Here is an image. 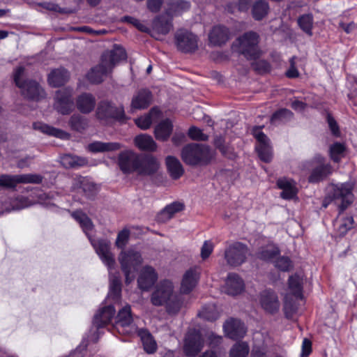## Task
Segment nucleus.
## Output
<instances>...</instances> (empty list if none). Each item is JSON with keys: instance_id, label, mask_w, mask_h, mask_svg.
Listing matches in <instances>:
<instances>
[{"instance_id": "obj_1", "label": "nucleus", "mask_w": 357, "mask_h": 357, "mask_svg": "<svg viewBox=\"0 0 357 357\" xmlns=\"http://www.w3.org/2000/svg\"><path fill=\"white\" fill-rule=\"evenodd\" d=\"M151 302L155 306L164 305L167 314L172 316L178 314L183 303L169 280L161 281L155 287L151 296Z\"/></svg>"}, {"instance_id": "obj_2", "label": "nucleus", "mask_w": 357, "mask_h": 357, "mask_svg": "<svg viewBox=\"0 0 357 357\" xmlns=\"http://www.w3.org/2000/svg\"><path fill=\"white\" fill-rule=\"evenodd\" d=\"M213 153L209 146L190 143L183 147L181 151V158L183 162L190 166L206 165L210 162Z\"/></svg>"}, {"instance_id": "obj_3", "label": "nucleus", "mask_w": 357, "mask_h": 357, "mask_svg": "<svg viewBox=\"0 0 357 357\" xmlns=\"http://www.w3.org/2000/svg\"><path fill=\"white\" fill-rule=\"evenodd\" d=\"M354 184L351 182L332 185L328 196L323 203V206L326 208L330 202H333L341 211L346 209L353 202L352 193Z\"/></svg>"}, {"instance_id": "obj_4", "label": "nucleus", "mask_w": 357, "mask_h": 357, "mask_svg": "<svg viewBox=\"0 0 357 357\" xmlns=\"http://www.w3.org/2000/svg\"><path fill=\"white\" fill-rule=\"evenodd\" d=\"M259 35L255 31H248L239 36L235 41L234 45L238 52L247 59L255 60L259 57L261 51L259 43Z\"/></svg>"}, {"instance_id": "obj_5", "label": "nucleus", "mask_w": 357, "mask_h": 357, "mask_svg": "<svg viewBox=\"0 0 357 357\" xmlns=\"http://www.w3.org/2000/svg\"><path fill=\"white\" fill-rule=\"evenodd\" d=\"M118 259L126 277V283L130 284L135 278L137 267L142 263L141 254L132 248L123 250L120 252Z\"/></svg>"}, {"instance_id": "obj_6", "label": "nucleus", "mask_w": 357, "mask_h": 357, "mask_svg": "<svg viewBox=\"0 0 357 357\" xmlns=\"http://www.w3.org/2000/svg\"><path fill=\"white\" fill-rule=\"evenodd\" d=\"M24 68L20 66L14 71V81L15 84L21 89L22 95L31 100L38 101L45 98L46 93L38 82L33 80L22 81Z\"/></svg>"}, {"instance_id": "obj_7", "label": "nucleus", "mask_w": 357, "mask_h": 357, "mask_svg": "<svg viewBox=\"0 0 357 357\" xmlns=\"http://www.w3.org/2000/svg\"><path fill=\"white\" fill-rule=\"evenodd\" d=\"M115 327L119 333L131 335L137 333V327L133 322L129 305H125L119 311L116 317Z\"/></svg>"}, {"instance_id": "obj_8", "label": "nucleus", "mask_w": 357, "mask_h": 357, "mask_svg": "<svg viewBox=\"0 0 357 357\" xmlns=\"http://www.w3.org/2000/svg\"><path fill=\"white\" fill-rule=\"evenodd\" d=\"M248 255V247L242 243L235 242L225 249V259L228 265L236 267L245 261Z\"/></svg>"}, {"instance_id": "obj_9", "label": "nucleus", "mask_w": 357, "mask_h": 357, "mask_svg": "<svg viewBox=\"0 0 357 357\" xmlns=\"http://www.w3.org/2000/svg\"><path fill=\"white\" fill-rule=\"evenodd\" d=\"M175 40L178 50L191 53L198 48V37L187 30H179L175 34Z\"/></svg>"}, {"instance_id": "obj_10", "label": "nucleus", "mask_w": 357, "mask_h": 357, "mask_svg": "<svg viewBox=\"0 0 357 357\" xmlns=\"http://www.w3.org/2000/svg\"><path fill=\"white\" fill-rule=\"evenodd\" d=\"M43 177L40 174H27L20 175L0 176V187L15 188L17 183H35L38 184L43 181Z\"/></svg>"}, {"instance_id": "obj_11", "label": "nucleus", "mask_w": 357, "mask_h": 357, "mask_svg": "<svg viewBox=\"0 0 357 357\" xmlns=\"http://www.w3.org/2000/svg\"><path fill=\"white\" fill-rule=\"evenodd\" d=\"M258 302L266 313L275 314L279 312L280 302L278 294L273 290L261 291L258 295Z\"/></svg>"}, {"instance_id": "obj_12", "label": "nucleus", "mask_w": 357, "mask_h": 357, "mask_svg": "<svg viewBox=\"0 0 357 357\" xmlns=\"http://www.w3.org/2000/svg\"><path fill=\"white\" fill-rule=\"evenodd\" d=\"M54 108L63 115H67L73 111V101L70 89H63L56 92Z\"/></svg>"}, {"instance_id": "obj_13", "label": "nucleus", "mask_w": 357, "mask_h": 357, "mask_svg": "<svg viewBox=\"0 0 357 357\" xmlns=\"http://www.w3.org/2000/svg\"><path fill=\"white\" fill-rule=\"evenodd\" d=\"M204 340L200 333L195 330L190 331L185 338L183 351L188 356H195L202 349Z\"/></svg>"}, {"instance_id": "obj_14", "label": "nucleus", "mask_w": 357, "mask_h": 357, "mask_svg": "<svg viewBox=\"0 0 357 357\" xmlns=\"http://www.w3.org/2000/svg\"><path fill=\"white\" fill-rule=\"evenodd\" d=\"M139 155L132 151H122L119 155L118 164L120 169L125 174L137 172Z\"/></svg>"}, {"instance_id": "obj_15", "label": "nucleus", "mask_w": 357, "mask_h": 357, "mask_svg": "<svg viewBox=\"0 0 357 357\" xmlns=\"http://www.w3.org/2000/svg\"><path fill=\"white\" fill-rule=\"evenodd\" d=\"M124 115L123 107H116L111 102L102 100L98 103L96 116L98 119L104 120L109 118L121 119Z\"/></svg>"}, {"instance_id": "obj_16", "label": "nucleus", "mask_w": 357, "mask_h": 357, "mask_svg": "<svg viewBox=\"0 0 357 357\" xmlns=\"http://www.w3.org/2000/svg\"><path fill=\"white\" fill-rule=\"evenodd\" d=\"M160 167L158 159L152 155H139L137 173L142 176H151Z\"/></svg>"}, {"instance_id": "obj_17", "label": "nucleus", "mask_w": 357, "mask_h": 357, "mask_svg": "<svg viewBox=\"0 0 357 357\" xmlns=\"http://www.w3.org/2000/svg\"><path fill=\"white\" fill-rule=\"evenodd\" d=\"M253 135L259 142V144L256 148L259 157L265 162H271L272 159V151L271 148L269 146V139L259 128L254 129Z\"/></svg>"}, {"instance_id": "obj_18", "label": "nucleus", "mask_w": 357, "mask_h": 357, "mask_svg": "<svg viewBox=\"0 0 357 357\" xmlns=\"http://www.w3.org/2000/svg\"><path fill=\"white\" fill-rule=\"evenodd\" d=\"M91 243L102 262L111 270L115 264L114 255L110 251V244L106 240L91 241Z\"/></svg>"}, {"instance_id": "obj_19", "label": "nucleus", "mask_w": 357, "mask_h": 357, "mask_svg": "<svg viewBox=\"0 0 357 357\" xmlns=\"http://www.w3.org/2000/svg\"><path fill=\"white\" fill-rule=\"evenodd\" d=\"M127 58L125 50L119 45H114L111 50L105 51L101 57V61L111 70L112 68L121 61L126 60Z\"/></svg>"}, {"instance_id": "obj_20", "label": "nucleus", "mask_w": 357, "mask_h": 357, "mask_svg": "<svg viewBox=\"0 0 357 357\" xmlns=\"http://www.w3.org/2000/svg\"><path fill=\"white\" fill-rule=\"evenodd\" d=\"M158 274L155 269L149 266L142 268L137 279L138 287L144 291L149 290L157 281Z\"/></svg>"}, {"instance_id": "obj_21", "label": "nucleus", "mask_w": 357, "mask_h": 357, "mask_svg": "<svg viewBox=\"0 0 357 357\" xmlns=\"http://www.w3.org/2000/svg\"><path fill=\"white\" fill-rule=\"evenodd\" d=\"M223 327L226 335L233 340L242 338L246 333L244 324L238 319H231L225 323Z\"/></svg>"}, {"instance_id": "obj_22", "label": "nucleus", "mask_w": 357, "mask_h": 357, "mask_svg": "<svg viewBox=\"0 0 357 357\" xmlns=\"http://www.w3.org/2000/svg\"><path fill=\"white\" fill-rule=\"evenodd\" d=\"M243 280L236 273H229L225 281L224 291L226 294L236 296L241 294L244 289Z\"/></svg>"}, {"instance_id": "obj_23", "label": "nucleus", "mask_w": 357, "mask_h": 357, "mask_svg": "<svg viewBox=\"0 0 357 357\" xmlns=\"http://www.w3.org/2000/svg\"><path fill=\"white\" fill-rule=\"evenodd\" d=\"M229 38V30L222 26H214L208 34L209 43L213 46H220Z\"/></svg>"}, {"instance_id": "obj_24", "label": "nucleus", "mask_w": 357, "mask_h": 357, "mask_svg": "<svg viewBox=\"0 0 357 357\" xmlns=\"http://www.w3.org/2000/svg\"><path fill=\"white\" fill-rule=\"evenodd\" d=\"M152 94L148 89L139 90L133 97L131 101L132 109H144L151 103Z\"/></svg>"}, {"instance_id": "obj_25", "label": "nucleus", "mask_w": 357, "mask_h": 357, "mask_svg": "<svg viewBox=\"0 0 357 357\" xmlns=\"http://www.w3.org/2000/svg\"><path fill=\"white\" fill-rule=\"evenodd\" d=\"M303 277L301 274L296 273L291 275L288 280L289 296H294L295 299L303 298Z\"/></svg>"}, {"instance_id": "obj_26", "label": "nucleus", "mask_w": 357, "mask_h": 357, "mask_svg": "<svg viewBox=\"0 0 357 357\" xmlns=\"http://www.w3.org/2000/svg\"><path fill=\"white\" fill-rule=\"evenodd\" d=\"M96 102V98L92 94L84 93L77 97L76 105L81 113L89 114L95 108Z\"/></svg>"}, {"instance_id": "obj_27", "label": "nucleus", "mask_w": 357, "mask_h": 357, "mask_svg": "<svg viewBox=\"0 0 357 357\" xmlns=\"http://www.w3.org/2000/svg\"><path fill=\"white\" fill-rule=\"evenodd\" d=\"M33 128L34 130H39L43 133L54 136L61 139H68L70 137V135L68 132L41 122L34 123L33 124Z\"/></svg>"}, {"instance_id": "obj_28", "label": "nucleus", "mask_w": 357, "mask_h": 357, "mask_svg": "<svg viewBox=\"0 0 357 357\" xmlns=\"http://www.w3.org/2000/svg\"><path fill=\"white\" fill-rule=\"evenodd\" d=\"M111 72L112 70L101 61L99 65L95 66L89 72L87 78L93 84H99Z\"/></svg>"}, {"instance_id": "obj_29", "label": "nucleus", "mask_w": 357, "mask_h": 357, "mask_svg": "<svg viewBox=\"0 0 357 357\" xmlns=\"http://www.w3.org/2000/svg\"><path fill=\"white\" fill-rule=\"evenodd\" d=\"M122 147L118 142H103L96 141L89 144L87 146L88 150L91 153H104L119 150Z\"/></svg>"}, {"instance_id": "obj_30", "label": "nucleus", "mask_w": 357, "mask_h": 357, "mask_svg": "<svg viewBox=\"0 0 357 357\" xmlns=\"http://www.w3.org/2000/svg\"><path fill=\"white\" fill-rule=\"evenodd\" d=\"M69 75L64 68L53 70L48 75V83L52 87H59L63 85L68 79Z\"/></svg>"}, {"instance_id": "obj_31", "label": "nucleus", "mask_w": 357, "mask_h": 357, "mask_svg": "<svg viewBox=\"0 0 357 357\" xmlns=\"http://www.w3.org/2000/svg\"><path fill=\"white\" fill-rule=\"evenodd\" d=\"M114 314L115 309L113 306L109 305L105 307L95 315L93 324L98 328L102 327L112 320L114 316Z\"/></svg>"}, {"instance_id": "obj_32", "label": "nucleus", "mask_w": 357, "mask_h": 357, "mask_svg": "<svg viewBox=\"0 0 357 357\" xmlns=\"http://www.w3.org/2000/svg\"><path fill=\"white\" fill-rule=\"evenodd\" d=\"M198 273L195 269H190L185 272L183 277L181 291L182 293L190 292L196 286L198 281Z\"/></svg>"}, {"instance_id": "obj_33", "label": "nucleus", "mask_w": 357, "mask_h": 357, "mask_svg": "<svg viewBox=\"0 0 357 357\" xmlns=\"http://www.w3.org/2000/svg\"><path fill=\"white\" fill-rule=\"evenodd\" d=\"M172 28V24L170 20L166 19L165 17H158L153 22V36L158 39L157 35H166Z\"/></svg>"}, {"instance_id": "obj_34", "label": "nucleus", "mask_w": 357, "mask_h": 357, "mask_svg": "<svg viewBox=\"0 0 357 357\" xmlns=\"http://www.w3.org/2000/svg\"><path fill=\"white\" fill-rule=\"evenodd\" d=\"M135 146L142 151L153 152L157 149V144L151 136L146 134H141L135 137Z\"/></svg>"}, {"instance_id": "obj_35", "label": "nucleus", "mask_w": 357, "mask_h": 357, "mask_svg": "<svg viewBox=\"0 0 357 357\" xmlns=\"http://www.w3.org/2000/svg\"><path fill=\"white\" fill-rule=\"evenodd\" d=\"M173 130L172 122L167 119L162 121L155 128L154 133L155 137L158 140L167 141Z\"/></svg>"}, {"instance_id": "obj_36", "label": "nucleus", "mask_w": 357, "mask_h": 357, "mask_svg": "<svg viewBox=\"0 0 357 357\" xmlns=\"http://www.w3.org/2000/svg\"><path fill=\"white\" fill-rule=\"evenodd\" d=\"M167 170L174 179L179 178L184 173L183 166L178 159L174 156L169 155L165 160Z\"/></svg>"}, {"instance_id": "obj_37", "label": "nucleus", "mask_w": 357, "mask_h": 357, "mask_svg": "<svg viewBox=\"0 0 357 357\" xmlns=\"http://www.w3.org/2000/svg\"><path fill=\"white\" fill-rule=\"evenodd\" d=\"M183 204L180 202H173L167 205L158 215V220L165 222L170 220L176 213L183 209Z\"/></svg>"}, {"instance_id": "obj_38", "label": "nucleus", "mask_w": 357, "mask_h": 357, "mask_svg": "<svg viewBox=\"0 0 357 357\" xmlns=\"http://www.w3.org/2000/svg\"><path fill=\"white\" fill-rule=\"evenodd\" d=\"M137 333L141 338L145 351L148 354L154 353L157 349V344L151 333L145 329L137 330Z\"/></svg>"}, {"instance_id": "obj_39", "label": "nucleus", "mask_w": 357, "mask_h": 357, "mask_svg": "<svg viewBox=\"0 0 357 357\" xmlns=\"http://www.w3.org/2000/svg\"><path fill=\"white\" fill-rule=\"evenodd\" d=\"M68 125L72 130L82 133L87 129L89 121L79 114H74L70 116Z\"/></svg>"}, {"instance_id": "obj_40", "label": "nucleus", "mask_w": 357, "mask_h": 357, "mask_svg": "<svg viewBox=\"0 0 357 357\" xmlns=\"http://www.w3.org/2000/svg\"><path fill=\"white\" fill-rule=\"evenodd\" d=\"M277 185L279 188L282 190L281 197L286 199L293 198L296 195V188L293 181L286 178H280L278 181Z\"/></svg>"}, {"instance_id": "obj_41", "label": "nucleus", "mask_w": 357, "mask_h": 357, "mask_svg": "<svg viewBox=\"0 0 357 357\" xmlns=\"http://www.w3.org/2000/svg\"><path fill=\"white\" fill-rule=\"evenodd\" d=\"M61 162L66 168H77L84 166L88 162L87 160L84 158L70 154L63 155L61 158Z\"/></svg>"}, {"instance_id": "obj_42", "label": "nucleus", "mask_w": 357, "mask_h": 357, "mask_svg": "<svg viewBox=\"0 0 357 357\" xmlns=\"http://www.w3.org/2000/svg\"><path fill=\"white\" fill-rule=\"evenodd\" d=\"M331 174V167L329 165H321L314 168L310 177L309 181L311 183H317L324 179L328 175Z\"/></svg>"}, {"instance_id": "obj_43", "label": "nucleus", "mask_w": 357, "mask_h": 357, "mask_svg": "<svg viewBox=\"0 0 357 357\" xmlns=\"http://www.w3.org/2000/svg\"><path fill=\"white\" fill-rule=\"evenodd\" d=\"M268 3L264 0H258L252 7V17L256 20H261L268 14Z\"/></svg>"}, {"instance_id": "obj_44", "label": "nucleus", "mask_w": 357, "mask_h": 357, "mask_svg": "<svg viewBox=\"0 0 357 357\" xmlns=\"http://www.w3.org/2000/svg\"><path fill=\"white\" fill-rule=\"evenodd\" d=\"M73 217L79 223L83 231L86 235L93 228V225L91 220L82 211H75L72 214Z\"/></svg>"}, {"instance_id": "obj_45", "label": "nucleus", "mask_w": 357, "mask_h": 357, "mask_svg": "<svg viewBox=\"0 0 357 357\" xmlns=\"http://www.w3.org/2000/svg\"><path fill=\"white\" fill-rule=\"evenodd\" d=\"M121 292V282L117 275L110 276L109 292L108 296L114 301H118Z\"/></svg>"}, {"instance_id": "obj_46", "label": "nucleus", "mask_w": 357, "mask_h": 357, "mask_svg": "<svg viewBox=\"0 0 357 357\" xmlns=\"http://www.w3.org/2000/svg\"><path fill=\"white\" fill-rule=\"evenodd\" d=\"M199 316L208 321H215L219 317L216 306L213 304L204 306L199 313Z\"/></svg>"}, {"instance_id": "obj_47", "label": "nucleus", "mask_w": 357, "mask_h": 357, "mask_svg": "<svg viewBox=\"0 0 357 357\" xmlns=\"http://www.w3.org/2000/svg\"><path fill=\"white\" fill-rule=\"evenodd\" d=\"M214 144L225 156L229 158H233L234 157L233 149L225 144V139L222 136L215 137L214 139Z\"/></svg>"}, {"instance_id": "obj_48", "label": "nucleus", "mask_w": 357, "mask_h": 357, "mask_svg": "<svg viewBox=\"0 0 357 357\" xmlns=\"http://www.w3.org/2000/svg\"><path fill=\"white\" fill-rule=\"evenodd\" d=\"M298 24L301 29L307 35L312 36V28L313 24V17L311 14H305L298 19Z\"/></svg>"}, {"instance_id": "obj_49", "label": "nucleus", "mask_w": 357, "mask_h": 357, "mask_svg": "<svg viewBox=\"0 0 357 357\" xmlns=\"http://www.w3.org/2000/svg\"><path fill=\"white\" fill-rule=\"evenodd\" d=\"M249 353V347L245 342L235 344L230 350V357H247Z\"/></svg>"}, {"instance_id": "obj_50", "label": "nucleus", "mask_w": 357, "mask_h": 357, "mask_svg": "<svg viewBox=\"0 0 357 357\" xmlns=\"http://www.w3.org/2000/svg\"><path fill=\"white\" fill-rule=\"evenodd\" d=\"M157 112L158 110L156 109H151L149 114L135 120L136 125L142 130L148 129L152 123V116Z\"/></svg>"}, {"instance_id": "obj_51", "label": "nucleus", "mask_w": 357, "mask_h": 357, "mask_svg": "<svg viewBox=\"0 0 357 357\" xmlns=\"http://www.w3.org/2000/svg\"><path fill=\"white\" fill-rule=\"evenodd\" d=\"M293 116V113L287 109H281L275 112L271 119L272 123H278L279 122H283L291 119Z\"/></svg>"}, {"instance_id": "obj_52", "label": "nucleus", "mask_w": 357, "mask_h": 357, "mask_svg": "<svg viewBox=\"0 0 357 357\" xmlns=\"http://www.w3.org/2000/svg\"><path fill=\"white\" fill-rule=\"evenodd\" d=\"M297 305L295 303L291 296L287 294L284 298V311L287 318L291 319L293 315L297 311Z\"/></svg>"}, {"instance_id": "obj_53", "label": "nucleus", "mask_w": 357, "mask_h": 357, "mask_svg": "<svg viewBox=\"0 0 357 357\" xmlns=\"http://www.w3.org/2000/svg\"><path fill=\"white\" fill-rule=\"evenodd\" d=\"M81 188L88 197H93L98 190V188L95 183L86 178L81 181Z\"/></svg>"}, {"instance_id": "obj_54", "label": "nucleus", "mask_w": 357, "mask_h": 357, "mask_svg": "<svg viewBox=\"0 0 357 357\" xmlns=\"http://www.w3.org/2000/svg\"><path fill=\"white\" fill-rule=\"evenodd\" d=\"M130 237V231L128 229H123L121 231L118 235L115 242L116 246L118 248L122 249V250H125V247L126 246Z\"/></svg>"}, {"instance_id": "obj_55", "label": "nucleus", "mask_w": 357, "mask_h": 357, "mask_svg": "<svg viewBox=\"0 0 357 357\" xmlns=\"http://www.w3.org/2000/svg\"><path fill=\"white\" fill-rule=\"evenodd\" d=\"M32 204L33 202L29 201L28 198L23 196H19L11 202L13 210H20Z\"/></svg>"}, {"instance_id": "obj_56", "label": "nucleus", "mask_w": 357, "mask_h": 357, "mask_svg": "<svg viewBox=\"0 0 357 357\" xmlns=\"http://www.w3.org/2000/svg\"><path fill=\"white\" fill-rule=\"evenodd\" d=\"M278 253L279 250L277 248L267 246L259 252L258 256L261 259L269 260L275 257Z\"/></svg>"}, {"instance_id": "obj_57", "label": "nucleus", "mask_w": 357, "mask_h": 357, "mask_svg": "<svg viewBox=\"0 0 357 357\" xmlns=\"http://www.w3.org/2000/svg\"><path fill=\"white\" fill-rule=\"evenodd\" d=\"M275 266L282 271H288L292 268V262L287 257H280L275 261Z\"/></svg>"}, {"instance_id": "obj_58", "label": "nucleus", "mask_w": 357, "mask_h": 357, "mask_svg": "<svg viewBox=\"0 0 357 357\" xmlns=\"http://www.w3.org/2000/svg\"><path fill=\"white\" fill-rule=\"evenodd\" d=\"M330 151L332 160L337 162L340 159V155L344 151V146L340 143H335L331 146Z\"/></svg>"}, {"instance_id": "obj_59", "label": "nucleus", "mask_w": 357, "mask_h": 357, "mask_svg": "<svg viewBox=\"0 0 357 357\" xmlns=\"http://www.w3.org/2000/svg\"><path fill=\"white\" fill-rule=\"evenodd\" d=\"M188 135L193 140L206 141L208 139V136L197 127H191L188 130Z\"/></svg>"}, {"instance_id": "obj_60", "label": "nucleus", "mask_w": 357, "mask_h": 357, "mask_svg": "<svg viewBox=\"0 0 357 357\" xmlns=\"http://www.w3.org/2000/svg\"><path fill=\"white\" fill-rule=\"evenodd\" d=\"M122 21L132 24L141 31L147 32L149 30L146 25L142 24L139 20L133 17L124 16L122 18Z\"/></svg>"}, {"instance_id": "obj_61", "label": "nucleus", "mask_w": 357, "mask_h": 357, "mask_svg": "<svg viewBox=\"0 0 357 357\" xmlns=\"http://www.w3.org/2000/svg\"><path fill=\"white\" fill-rule=\"evenodd\" d=\"M253 68L257 73L262 74L268 72L271 70V66L265 60H259L252 64Z\"/></svg>"}, {"instance_id": "obj_62", "label": "nucleus", "mask_w": 357, "mask_h": 357, "mask_svg": "<svg viewBox=\"0 0 357 357\" xmlns=\"http://www.w3.org/2000/svg\"><path fill=\"white\" fill-rule=\"evenodd\" d=\"M190 3L183 0H174L172 4L171 10L174 13L183 11L189 9Z\"/></svg>"}, {"instance_id": "obj_63", "label": "nucleus", "mask_w": 357, "mask_h": 357, "mask_svg": "<svg viewBox=\"0 0 357 357\" xmlns=\"http://www.w3.org/2000/svg\"><path fill=\"white\" fill-rule=\"evenodd\" d=\"M354 225V219L352 217H347L340 224L338 231L340 234L344 235L348 230L351 229Z\"/></svg>"}, {"instance_id": "obj_64", "label": "nucleus", "mask_w": 357, "mask_h": 357, "mask_svg": "<svg viewBox=\"0 0 357 357\" xmlns=\"http://www.w3.org/2000/svg\"><path fill=\"white\" fill-rule=\"evenodd\" d=\"M213 245L210 241H205L201 249V257L203 259L208 258L212 253Z\"/></svg>"}]
</instances>
